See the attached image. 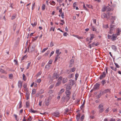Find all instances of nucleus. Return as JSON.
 I'll use <instances>...</instances> for the list:
<instances>
[{"mask_svg":"<svg viewBox=\"0 0 121 121\" xmlns=\"http://www.w3.org/2000/svg\"><path fill=\"white\" fill-rule=\"evenodd\" d=\"M19 103L20 104H19V108H20L22 107V105H21V104H22L21 102V101Z\"/></svg>","mask_w":121,"mask_h":121,"instance_id":"50","label":"nucleus"},{"mask_svg":"<svg viewBox=\"0 0 121 121\" xmlns=\"http://www.w3.org/2000/svg\"><path fill=\"white\" fill-rule=\"evenodd\" d=\"M86 5L87 7L89 8H91V9L92 8V7L91 5L87 4Z\"/></svg>","mask_w":121,"mask_h":121,"instance_id":"32","label":"nucleus"},{"mask_svg":"<svg viewBox=\"0 0 121 121\" xmlns=\"http://www.w3.org/2000/svg\"><path fill=\"white\" fill-rule=\"evenodd\" d=\"M61 83V82L58 81V82L56 85V86H59Z\"/></svg>","mask_w":121,"mask_h":121,"instance_id":"28","label":"nucleus"},{"mask_svg":"<svg viewBox=\"0 0 121 121\" xmlns=\"http://www.w3.org/2000/svg\"><path fill=\"white\" fill-rule=\"evenodd\" d=\"M116 19V17L115 16H112L110 18V19L111 20H114Z\"/></svg>","mask_w":121,"mask_h":121,"instance_id":"22","label":"nucleus"},{"mask_svg":"<svg viewBox=\"0 0 121 121\" xmlns=\"http://www.w3.org/2000/svg\"><path fill=\"white\" fill-rule=\"evenodd\" d=\"M112 13L110 12H109L107 14V19H109L112 16Z\"/></svg>","mask_w":121,"mask_h":121,"instance_id":"7","label":"nucleus"},{"mask_svg":"<svg viewBox=\"0 0 121 121\" xmlns=\"http://www.w3.org/2000/svg\"><path fill=\"white\" fill-rule=\"evenodd\" d=\"M53 46L54 44L52 42H51L50 43V46L51 47H52Z\"/></svg>","mask_w":121,"mask_h":121,"instance_id":"54","label":"nucleus"},{"mask_svg":"<svg viewBox=\"0 0 121 121\" xmlns=\"http://www.w3.org/2000/svg\"><path fill=\"white\" fill-rule=\"evenodd\" d=\"M37 23L36 22H35L33 24L32 23L31 24L33 27L37 25Z\"/></svg>","mask_w":121,"mask_h":121,"instance_id":"37","label":"nucleus"},{"mask_svg":"<svg viewBox=\"0 0 121 121\" xmlns=\"http://www.w3.org/2000/svg\"><path fill=\"white\" fill-rule=\"evenodd\" d=\"M106 74L105 72H104L100 76L99 78L100 79H101L102 78L105 77L106 76Z\"/></svg>","mask_w":121,"mask_h":121,"instance_id":"8","label":"nucleus"},{"mask_svg":"<svg viewBox=\"0 0 121 121\" xmlns=\"http://www.w3.org/2000/svg\"><path fill=\"white\" fill-rule=\"evenodd\" d=\"M74 62V60L73 59L71 60L70 61V64H73Z\"/></svg>","mask_w":121,"mask_h":121,"instance_id":"51","label":"nucleus"},{"mask_svg":"<svg viewBox=\"0 0 121 121\" xmlns=\"http://www.w3.org/2000/svg\"><path fill=\"white\" fill-rule=\"evenodd\" d=\"M26 96H27V98H26V99L27 100L29 99V94H28L27 93H26Z\"/></svg>","mask_w":121,"mask_h":121,"instance_id":"49","label":"nucleus"},{"mask_svg":"<svg viewBox=\"0 0 121 121\" xmlns=\"http://www.w3.org/2000/svg\"><path fill=\"white\" fill-rule=\"evenodd\" d=\"M84 103H85V102L84 101L83 104L80 107L81 108H83V107L84 106Z\"/></svg>","mask_w":121,"mask_h":121,"instance_id":"56","label":"nucleus"},{"mask_svg":"<svg viewBox=\"0 0 121 121\" xmlns=\"http://www.w3.org/2000/svg\"><path fill=\"white\" fill-rule=\"evenodd\" d=\"M75 70V68H73L71 69V70L72 72H74Z\"/></svg>","mask_w":121,"mask_h":121,"instance_id":"64","label":"nucleus"},{"mask_svg":"<svg viewBox=\"0 0 121 121\" xmlns=\"http://www.w3.org/2000/svg\"><path fill=\"white\" fill-rule=\"evenodd\" d=\"M102 83L103 85H104V84L105 83V80H103L102 82Z\"/></svg>","mask_w":121,"mask_h":121,"instance_id":"62","label":"nucleus"},{"mask_svg":"<svg viewBox=\"0 0 121 121\" xmlns=\"http://www.w3.org/2000/svg\"><path fill=\"white\" fill-rule=\"evenodd\" d=\"M50 66V65L49 64L48 65L46 66L45 67V68L49 69Z\"/></svg>","mask_w":121,"mask_h":121,"instance_id":"42","label":"nucleus"},{"mask_svg":"<svg viewBox=\"0 0 121 121\" xmlns=\"http://www.w3.org/2000/svg\"><path fill=\"white\" fill-rule=\"evenodd\" d=\"M73 76V74H71L69 75L68 76V78H72Z\"/></svg>","mask_w":121,"mask_h":121,"instance_id":"44","label":"nucleus"},{"mask_svg":"<svg viewBox=\"0 0 121 121\" xmlns=\"http://www.w3.org/2000/svg\"><path fill=\"white\" fill-rule=\"evenodd\" d=\"M27 86V84L26 83L23 85V87L24 88H26V87Z\"/></svg>","mask_w":121,"mask_h":121,"instance_id":"63","label":"nucleus"},{"mask_svg":"<svg viewBox=\"0 0 121 121\" xmlns=\"http://www.w3.org/2000/svg\"><path fill=\"white\" fill-rule=\"evenodd\" d=\"M70 95H66L65 96L66 99L67 101H68L70 98Z\"/></svg>","mask_w":121,"mask_h":121,"instance_id":"21","label":"nucleus"},{"mask_svg":"<svg viewBox=\"0 0 121 121\" xmlns=\"http://www.w3.org/2000/svg\"><path fill=\"white\" fill-rule=\"evenodd\" d=\"M59 49H58L57 50H56V53L57 54H58L60 52H59Z\"/></svg>","mask_w":121,"mask_h":121,"instance_id":"45","label":"nucleus"},{"mask_svg":"<svg viewBox=\"0 0 121 121\" xmlns=\"http://www.w3.org/2000/svg\"><path fill=\"white\" fill-rule=\"evenodd\" d=\"M30 47V45H29V47L28 48V51H30L31 52H33L35 49V44H34L30 48H29Z\"/></svg>","mask_w":121,"mask_h":121,"instance_id":"1","label":"nucleus"},{"mask_svg":"<svg viewBox=\"0 0 121 121\" xmlns=\"http://www.w3.org/2000/svg\"><path fill=\"white\" fill-rule=\"evenodd\" d=\"M108 92L109 93L110 92V89H106L104 90L102 92H101L99 94V95L101 96L102 95L106 94Z\"/></svg>","mask_w":121,"mask_h":121,"instance_id":"2","label":"nucleus"},{"mask_svg":"<svg viewBox=\"0 0 121 121\" xmlns=\"http://www.w3.org/2000/svg\"><path fill=\"white\" fill-rule=\"evenodd\" d=\"M80 117V114H78L76 116V118L77 119V121H79Z\"/></svg>","mask_w":121,"mask_h":121,"instance_id":"18","label":"nucleus"},{"mask_svg":"<svg viewBox=\"0 0 121 121\" xmlns=\"http://www.w3.org/2000/svg\"><path fill=\"white\" fill-rule=\"evenodd\" d=\"M16 17V15H14L13 16H12V17L11 19L12 20H13V19H14Z\"/></svg>","mask_w":121,"mask_h":121,"instance_id":"47","label":"nucleus"},{"mask_svg":"<svg viewBox=\"0 0 121 121\" xmlns=\"http://www.w3.org/2000/svg\"><path fill=\"white\" fill-rule=\"evenodd\" d=\"M9 78L10 79H12L13 78V75L12 74H10L9 75Z\"/></svg>","mask_w":121,"mask_h":121,"instance_id":"29","label":"nucleus"},{"mask_svg":"<svg viewBox=\"0 0 121 121\" xmlns=\"http://www.w3.org/2000/svg\"><path fill=\"white\" fill-rule=\"evenodd\" d=\"M119 35V34H113L112 35L111 39L112 41H115L116 40V38L117 37V36Z\"/></svg>","mask_w":121,"mask_h":121,"instance_id":"4","label":"nucleus"},{"mask_svg":"<svg viewBox=\"0 0 121 121\" xmlns=\"http://www.w3.org/2000/svg\"><path fill=\"white\" fill-rule=\"evenodd\" d=\"M36 92V90L35 89H33L32 91V93L33 94H35Z\"/></svg>","mask_w":121,"mask_h":121,"instance_id":"33","label":"nucleus"},{"mask_svg":"<svg viewBox=\"0 0 121 121\" xmlns=\"http://www.w3.org/2000/svg\"><path fill=\"white\" fill-rule=\"evenodd\" d=\"M69 84L70 85H71V86H73L74 84L75 83V82L74 81L71 79L70 80H69Z\"/></svg>","mask_w":121,"mask_h":121,"instance_id":"12","label":"nucleus"},{"mask_svg":"<svg viewBox=\"0 0 121 121\" xmlns=\"http://www.w3.org/2000/svg\"><path fill=\"white\" fill-rule=\"evenodd\" d=\"M26 105L27 107H28L29 106V102H27L26 103Z\"/></svg>","mask_w":121,"mask_h":121,"instance_id":"38","label":"nucleus"},{"mask_svg":"<svg viewBox=\"0 0 121 121\" xmlns=\"http://www.w3.org/2000/svg\"><path fill=\"white\" fill-rule=\"evenodd\" d=\"M65 90L64 89H61L60 91V94L62 93Z\"/></svg>","mask_w":121,"mask_h":121,"instance_id":"36","label":"nucleus"},{"mask_svg":"<svg viewBox=\"0 0 121 121\" xmlns=\"http://www.w3.org/2000/svg\"><path fill=\"white\" fill-rule=\"evenodd\" d=\"M110 68L112 70H114L115 71H116L117 70V69L116 68H114L113 66H110Z\"/></svg>","mask_w":121,"mask_h":121,"instance_id":"27","label":"nucleus"},{"mask_svg":"<svg viewBox=\"0 0 121 121\" xmlns=\"http://www.w3.org/2000/svg\"><path fill=\"white\" fill-rule=\"evenodd\" d=\"M32 120V118L31 117H30L29 118H28L27 120L28 121H31Z\"/></svg>","mask_w":121,"mask_h":121,"instance_id":"58","label":"nucleus"},{"mask_svg":"<svg viewBox=\"0 0 121 121\" xmlns=\"http://www.w3.org/2000/svg\"><path fill=\"white\" fill-rule=\"evenodd\" d=\"M49 101L48 100L46 102L45 104L47 106H48L49 104Z\"/></svg>","mask_w":121,"mask_h":121,"instance_id":"41","label":"nucleus"},{"mask_svg":"<svg viewBox=\"0 0 121 121\" xmlns=\"http://www.w3.org/2000/svg\"><path fill=\"white\" fill-rule=\"evenodd\" d=\"M31 62H29L28 64L27 65V67L26 69H27L29 68V67L30 65V64Z\"/></svg>","mask_w":121,"mask_h":121,"instance_id":"43","label":"nucleus"},{"mask_svg":"<svg viewBox=\"0 0 121 121\" xmlns=\"http://www.w3.org/2000/svg\"><path fill=\"white\" fill-rule=\"evenodd\" d=\"M95 35L93 34H91L90 35L91 38L90 39L91 40H92L93 38H95Z\"/></svg>","mask_w":121,"mask_h":121,"instance_id":"19","label":"nucleus"},{"mask_svg":"<svg viewBox=\"0 0 121 121\" xmlns=\"http://www.w3.org/2000/svg\"><path fill=\"white\" fill-rule=\"evenodd\" d=\"M111 29L110 30V33L111 34H112L113 33V32L112 31L114 29H115L117 28L116 26L115 25H111L110 26Z\"/></svg>","mask_w":121,"mask_h":121,"instance_id":"3","label":"nucleus"},{"mask_svg":"<svg viewBox=\"0 0 121 121\" xmlns=\"http://www.w3.org/2000/svg\"><path fill=\"white\" fill-rule=\"evenodd\" d=\"M109 7L108 6L106 7H105L104 8H103L102 9V11L104 12L105 11H108L110 10V9H109Z\"/></svg>","mask_w":121,"mask_h":121,"instance_id":"6","label":"nucleus"},{"mask_svg":"<svg viewBox=\"0 0 121 121\" xmlns=\"http://www.w3.org/2000/svg\"><path fill=\"white\" fill-rule=\"evenodd\" d=\"M59 113L58 112H56L53 113V115L55 117H58L59 115Z\"/></svg>","mask_w":121,"mask_h":121,"instance_id":"9","label":"nucleus"},{"mask_svg":"<svg viewBox=\"0 0 121 121\" xmlns=\"http://www.w3.org/2000/svg\"><path fill=\"white\" fill-rule=\"evenodd\" d=\"M68 34L66 32H65L63 34V35L64 36H66L67 35H68Z\"/></svg>","mask_w":121,"mask_h":121,"instance_id":"57","label":"nucleus"},{"mask_svg":"<svg viewBox=\"0 0 121 121\" xmlns=\"http://www.w3.org/2000/svg\"><path fill=\"white\" fill-rule=\"evenodd\" d=\"M92 28L93 31H95L97 33H98L99 32H98L96 31V29L95 28L94 26H92Z\"/></svg>","mask_w":121,"mask_h":121,"instance_id":"25","label":"nucleus"},{"mask_svg":"<svg viewBox=\"0 0 121 121\" xmlns=\"http://www.w3.org/2000/svg\"><path fill=\"white\" fill-rule=\"evenodd\" d=\"M22 86V82L21 81H19L18 82V87L21 88Z\"/></svg>","mask_w":121,"mask_h":121,"instance_id":"13","label":"nucleus"},{"mask_svg":"<svg viewBox=\"0 0 121 121\" xmlns=\"http://www.w3.org/2000/svg\"><path fill=\"white\" fill-rule=\"evenodd\" d=\"M48 49V48H44L42 50V52L43 53L46 50H47Z\"/></svg>","mask_w":121,"mask_h":121,"instance_id":"40","label":"nucleus"},{"mask_svg":"<svg viewBox=\"0 0 121 121\" xmlns=\"http://www.w3.org/2000/svg\"><path fill=\"white\" fill-rule=\"evenodd\" d=\"M52 62V60H49L48 62V63L49 64H51Z\"/></svg>","mask_w":121,"mask_h":121,"instance_id":"59","label":"nucleus"},{"mask_svg":"<svg viewBox=\"0 0 121 121\" xmlns=\"http://www.w3.org/2000/svg\"><path fill=\"white\" fill-rule=\"evenodd\" d=\"M62 79V77H60L58 78V81H60L61 82Z\"/></svg>","mask_w":121,"mask_h":121,"instance_id":"52","label":"nucleus"},{"mask_svg":"<svg viewBox=\"0 0 121 121\" xmlns=\"http://www.w3.org/2000/svg\"><path fill=\"white\" fill-rule=\"evenodd\" d=\"M65 93L66 95H70L71 94V92L69 91L68 90H67L65 92Z\"/></svg>","mask_w":121,"mask_h":121,"instance_id":"16","label":"nucleus"},{"mask_svg":"<svg viewBox=\"0 0 121 121\" xmlns=\"http://www.w3.org/2000/svg\"><path fill=\"white\" fill-rule=\"evenodd\" d=\"M109 111V108H108L105 111V112L106 113H107Z\"/></svg>","mask_w":121,"mask_h":121,"instance_id":"55","label":"nucleus"},{"mask_svg":"<svg viewBox=\"0 0 121 121\" xmlns=\"http://www.w3.org/2000/svg\"><path fill=\"white\" fill-rule=\"evenodd\" d=\"M41 81V80L40 79H37L36 81V82H37L40 83Z\"/></svg>","mask_w":121,"mask_h":121,"instance_id":"31","label":"nucleus"},{"mask_svg":"<svg viewBox=\"0 0 121 121\" xmlns=\"http://www.w3.org/2000/svg\"><path fill=\"white\" fill-rule=\"evenodd\" d=\"M114 64L116 67L119 68L120 67L119 66L117 63H115Z\"/></svg>","mask_w":121,"mask_h":121,"instance_id":"61","label":"nucleus"},{"mask_svg":"<svg viewBox=\"0 0 121 121\" xmlns=\"http://www.w3.org/2000/svg\"><path fill=\"white\" fill-rule=\"evenodd\" d=\"M72 86H71L69 84H68L66 87V89L68 90L71 89V87Z\"/></svg>","mask_w":121,"mask_h":121,"instance_id":"14","label":"nucleus"},{"mask_svg":"<svg viewBox=\"0 0 121 121\" xmlns=\"http://www.w3.org/2000/svg\"><path fill=\"white\" fill-rule=\"evenodd\" d=\"M27 57V56L26 55H25L22 58L21 60H23L24 59V58H26Z\"/></svg>","mask_w":121,"mask_h":121,"instance_id":"39","label":"nucleus"},{"mask_svg":"<svg viewBox=\"0 0 121 121\" xmlns=\"http://www.w3.org/2000/svg\"><path fill=\"white\" fill-rule=\"evenodd\" d=\"M54 91L53 90H50L49 91L48 93L50 94H51Z\"/></svg>","mask_w":121,"mask_h":121,"instance_id":"34","label":"nucleus"},{"mask_svg":"<svg viewBox=\"0 0 121 121\" xmlns=\"http://www.w3.org/2000/svg\"><path fill=\"white\" fill-rule=\"evenodd\" d=\"M99 109V112L100 113H102L104 110V108H100Z\"/></svg>","mask_w":121,"mask_h":121,"instance_id":"24","label":"nucleus"},{"mask_svg":"<svg viewBox=\"0 0 121 121\" xmlns=\"http://www.w3.org/2000/svg\"><path fill=\"white\" fill-rule=\"evenodd\" d=\"M41 74V73L40 72H39L37 74L36 76L38 77Z\"/></svg>","mask_w":121,"mask_h":121,"instance_id":"46","label":"nucleus"},{"mask_svg":"<svg viewBox=\"0 0 121 121\" xmlns=\"http://www.w3.org/2000/svg\"><path fill=\"white\" fill-rule=\"evenodd\" d=\"M99 85L97 83H96L95 84L94 86V91H95L96 90L98 89H99Z\"/></svg>","mask_w":121,"mask_h":121,"instance_id":"5","label":"nucleus"},{"mask_svg":"<svg viewBox=\"0 0 121 121\" xmlns=\"http://www.w3.org/2000/svg\"><path fill=\"white\" fill-rule=\"evenodd\" d=\"M73 36L77 37L79 39H83V37H82L79 36L78 35H73Z\"/></svg>","mask_w":121,"mask_h":121,"instance_id":"23","label":"nucleus"},{"mask_svg":"<svg viewBox=\"0 0 121 121\" xmlns=\"http://www.w3.org/2000/svg\"><path fill=\"white\" fill-rule=\"evenodd\" d=\"M104 106V104H100L98 106V108L99 109L104 108L103 107Z\"/></svg>","mask_w":121,"mask_h":121,"instance_id":"17","label":"nucleus"},{"mask_svg":"<svg viewBox=\"0 0 121 121\" xmlns=\"http://www.w3.org/2000/svg\"><path fill=\"white\" fill-rule=\"evenodd\" d=\"M54 86V85H51L49 87V88L50 89H52V88H53V87Z\"/></svg>","mask_w":121,"mask_h":121,"instance_id":"60","label":"nucleus"},{"mask_svg":"<svg viewBox=\"0 0 121 121\" xmlns=\"http://www.w3.org/2000/svg\"><path fill=\"white\" fill-rule=\"evenodd\" d=\"M59 76V75L56 73H54L53 75V77L56 78V79H57Z\"/></svg>","mask_w":121,"mask_h":121,"instance_id":"10","label":"nucleus"},{"mask_svg":"<svg viewBox=\"0 0 121 121\" xmlns=\"http://www.w3.org/2000/svg\"><path fill=\"white\" fill-rule=\"evenodd\" d=\"M67 79L66 78H64L62 80V82L63 83H65L67 82Z\"/></svg>","mask_w":121,"mask_h":121,"instance_id":"30","label":"nucleus"},{"mask_svg":"<svg viewBox=\"0 0 121 121\" xmlns=\"http://www.w3.org/2000/svg\"><path fill=\"white\" fill-rule=\"evenodd\" d=\"M45 8V5L44 4H43L42 7V10H44Z\"/></svg>","mask_w":121,"mask_h":121,"instance_id":"26","label":"nucleus"},{"mask_svg":"<svg viewBox=\"0 0 121 121\" xmlns=\"http://www.w3.org/2000/svg\"><path fill=\"white\" fill-rule=\"evenodd\" d=\"M38 37V36H37L35 37L34 38V39L32 40V41L34 42L35 41V40H36L37 39Z\"/></svg>","mask_w":121,"mask_h":121,"instance_id":"35","label":"nucleus"},{"mask_svg":"<svg viewBox=\"0 0 121 121\" xmlns=\"http://www.w3.org/2000/svg\"><path fill=\"white\" fill-rule=\"evenodd\" d=\"M31 112L35 113L36 112H37V111H34L33 109H31Z\"/></svg>","mask_w":121,"mask_h":121,"instance_id":"48","label":"nucleus"},{"mask_svg":"<svg viewBox=\"0 0 121 121\" xmlns=\"http://www.w3.org/2000/svg\"><path fill=\"white\" fill-rule=\"evenodd\" d=\"M61 52H60L58 54H57L56 57H55V62L57 61V60L59 59L60 58V57L59 56V55L61 53Z\"/></svg>","mask_w":121,"mask_h":121,"instance_id":"11","label":"nucleus"},{"mask_svg":"<svg viewBox=\"0 0 121 121\" xmlns=\"http://www.w3.org/2000/svg\"><path fill=\"white\" fill-rule=\"evenodd\" d=\"M0 71L2 73L6 74L7 72L1 69H0Z\"/></svg>","mask_w":121,"mask_h":121,"instance_id":"20","label":"nucleus"},{"mask_svg":"<svg viewBox=\"0 0 121 121\" xmlns=\"http://www.w3.org/2000/svg\"><path fill=\"white\" fill-rule=\"evenodd\" d=\"M101 17L103 18H107V15L105 13H103Z\"/></svg>","mask_w":121,"mask_h":121,"instance_id":"15","label":"nucleus"},{"mask_svg":"<svg viewBox=\"0 0 121 121\" xmlns=\"http://www.w3.org/2000/svg\"><path fill=\"white\" fill-rule=\"evenodd\" d=\"M62 79V77H60L58 78V81H60L61 82Z\"/></svg>","mask_w":121,"mask_h":121,"instance_id":"53","label":"nucleus"}]
</instances>
